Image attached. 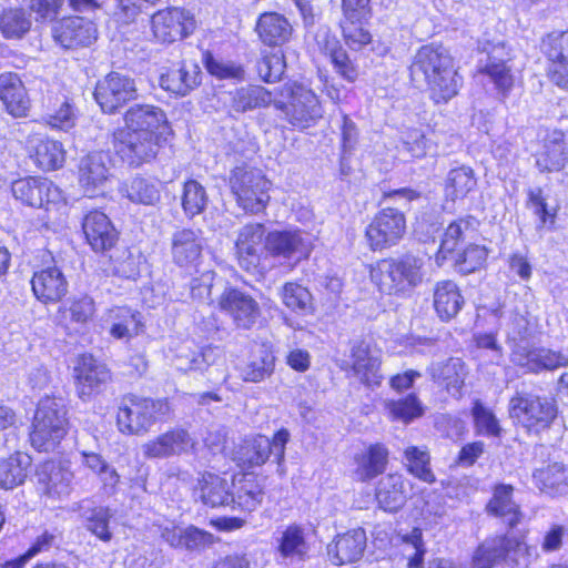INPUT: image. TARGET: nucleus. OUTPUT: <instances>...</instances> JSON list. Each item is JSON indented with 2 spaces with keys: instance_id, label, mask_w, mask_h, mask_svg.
<instances>
[{
  "instance_id": "1",
  "label": "nucleus",
  "mask_w": 568,
  "mask_h": 568,
  "mask_svg": "<svg viewBox=\"0 0 568 568\" xmlns=\"http://www.w3.org/2000/svg\"><path fill=\"white\" fill-rule=\"evenodd\" d=\"M409 75L416 87L428 88L436 103L449 101L462 87V78L454 67L453 58L442 45L420 47L409 65Z\"/></svg>"
},
{
  "instance_id": "2",
  "label": "nucleus",
  "mask_w": 568,
  "mask_h": 568,
  "mask_svg": "<svg viewBox=\"0 0 568 568\" xmlns=\"http://www.w3.org/2000/svg\"><path fill=\"white\" fill-rule=\"evenodd\" d=\"M67 408L62 398L44 397L36 410L30 443L39 452L53 449L65 436Z\"/></svg>"
},
{
  "instance_id": "3",
  "label": "nucleus",
  "mask_w": 568,
  "mask_h": 568,
  "mask_svg": "<svg viewBox=\"0 0 568 568\" xmlns=\"http://www.w3.org/2000/svg\"><path fill=\"white\" fill-rule=\"evenodd\" d=\"M273 105L294 126L307 128L321 119L323 109L315 92L301 83H285L274 95Z\"/></svg>"
},
{
  "instance_id": "4",
  "label": "nucleus",
  "mask_w": 568,
  "mask_h": 568,
  "mask_svg": "<svg viewBox=\"0 0 568 568\" xmlns=\"http://www.w3.org/2000/svg\"><path fill=\"white\" fill-rule=\"evenodd\" d=\"M169 410L161 399L126 395L121 399L116 414L119 430L128 435H143Z\"/></svg>"
},
{
  "instance_id": "5",
  "label": "nucleus",
  "mask_w": 568,
  "mask_h": 568,
  "mask_svg": "<svg viewBox=\"0 0 568 568\" xmlns=\"http://www.w3.org/2000/svg\"><path fill=\"white\" fill-rule=\"evenodd\" d=\"M271 182L261 170L237 166L231 172L230 186L236 203L245 212L260 213L266 207Z\"/></svg>"
},
{
  "instance_id": "6",
  "label": "nucleus",
  "mask_w": 568,
  "mask_h": 568,
  "mask_svg": "<svg viewBox=\"0 0 568 568\" xmlns=\"http://www.w3.org/2000/svg\"><path fill=\"white\" fill-rule=\"evenodd\" d=\"M558 414L554 397L521 393L509 402V415L530 432L539 433L548 428Z\"/></svg>"
},
{
  "instance_id": "7",
  "label": "nucleus",
  "mask_w": 568,
  "mask_h": 568,
  "mask_svg": "<svg viewBox=\"0 0 568 568\" xmlns=\"http://www.w3.org/2000/svg\"><path fill=\"white\" fill-rule=\"evenodd\" d=\"M290 439L287 429H280L268 438L263 435H257L253 438L244 440L236 452V462L244 468H252L262 466L271 456L275 462L281 465L285 456V446Z\"/></svg>"
},
{
  "instance_id": "8",
  "label": "nucleus",
  "mask_w": 568,
  "mask_h": 568,
  "mask_svg": "<svg viewBox=\"0 0 568 568\" xmlns=\"http://www.w3.org/2000/svg\"><path fill=\"white\" fill-rule=\"evenodd\" d=\"M405 232V214L398 209L385 207L366 226L365 240L372 251H383L396 245Z\"/></svg>"
},
{
  "instance_id": "9",
  "label": "nucleus",
  "mask_w": 568,
  "mask_h": 568,
  "mask_svg": "<svg viewBox=\"0 0 568 568\" xmlns=\"http://www.w3.org/2000/svg\"><path fill=\"white\" fill-rule=\"evenodd\" d=\"M113 148L123 162L138 168L155 159L159 136L118 129L113 133Z\"/></svg>"
},
{
  "instance_id": "10",
  "label": "nucleus",
  "mask_w": 568,
  "mask_h": 568,
  "mask_svg": "<svg viewBox=\"0 0 568 568\" xmlns=\"http://www.w3.org/2000/svg\"><path fill=\"white\" fill-rule=\"evenodd\" d=\"M174 365L184 372L206 369L209 379L214 383H223L227 377L225 358L219 347L207 346L200 349L181 346L175 355Z\"/></svg>"
},
{
  "instance_id": "11",
  "label": "nucleus",
  "mask_w": 568,
  "mask_h": 568,
  "mask_svg": "<svg viewBox=\"0 0 568 568\" xmlns=\"http://www.w3.org/2000/svg\"><path fill=\"white\" fill-rule=\"evenodd\" d=\"M138 90L134 79L110 72L97 83L94 99L104 113L113 114L130 101L135 100Z\"/></svg>"
},
{
  "instance_id": "12",
  "label": "nucleus",
  "mask_w": 568,
  "mask_h": 568,
  "mask_svg": "<svg viewBox=\"0 0 568 568\" xmlns=\"http://www.w3.org/2000/svg\"><path fill=\"white\" fill-rule=\"evenodd\" d=\"M153 36L162 43H173L192 34L196 28L194 16L184 8L171 7L151 17Z\"/></svg>"
},
{
  "instance_id": "13",
  "label": "nucleus",
  "mask_w": 568,
  "mask_h": 568,
  "mask_svg": "<svg viewBox=\"0 0 568 568\" xmlns=\"http://www.w3.org/2000/svg\"><path fill=\"white\" fill-rule=\"evenodd\" d=\"M220 310L231 317L233 324L241 329H250L261 316L256 300L248 293L227 286L217 301Z\"/></svg>"
},
{
  "instance_id": "14",
  "label": "nucleus",
  "mask_w": 568,
  "mask_h": 568,
  "mask_svg": "<svg viewBox=\"0 0 568 568\" xmlns=\"http://www.w3.org/2000/svg\"><path fill=\"white\" fill-rule=\"evenodd\" d=\"M264 248L274 257L300 262L308 257L312 244L301 230L272 231L265 236Z\"/></svg>"
},
{
  "instance_id": "15",
  "label": "nucleus",
  "mask_w": 568,
  "mask_h": 568,
  "mask_svg": "<svg viewBox=\"0 0 568 568\" xmlns=\"http://www.w3.org/2000/svg\"><path fill=\"white\" fill-rule=\"evenodd\" d=\"M196 440L183 428H173L142 445L143 456L163 459L194 450Z\"/></svg>"
},
{
  "instance_id": "16",
  "label": "nucleus",
  "mask_w": 568,
  "mask_h": 568,
  "mask_svg": "<svg viewBox=\"0 0 568 568\" xmlns=\"http://www.w3.org/2000/svg\"><path fill=\"white\" fill-rule=\"evenodd\" d=\"M124 130L150 135H163L169 130L165 112L156 105L135 103L124 113Z\"/></svg>"
},
{
  "instance_id": "17",
  "label": "nucleus",
  "mask_w": 568,
  "mask_h": 568,
  "mask_svg": "<svg viewBox=\"0 0 568 568\" xmlns=\"http://www.w3.org/2000/svg\"><path fill=\"white\" fill-rule=\"evenodd\" d=\"M97 28L82 17L64 18L52 28L54 41L64 49L91 45L97 40Z\"/></svg>"
},
{
  "instance_id": "18",
  "label": "nucleus",
  "mask_w": 568,
  "mask_h": 568,
  "mask_svg": "<svg viewBox=\"0 0 568 568\" xmlns=\"http://www.w3.org/2000/svg\"><path fill=\"white\" fill-rule=\"evenodd\" d=\"M74 377L79 397L87 400L93 394L101 392L111 375L106 366L92 355H82L74 367Z\"/></svg>"
},
{
  "instance_id": "19",
  "label": "nucleus",
  "mask_w": 568,
  "mask_h": 568,
  "mask_svg": "<svg viewBox=\"0 0 568 568\" xmlns=\"http://www.w3.org/2000/svg\"><path fill=\"white\" fill-rule=\"evenodd\" d=\"M31 288L42 304H57L67 295L69 283L61 268L51 265L33 273Z\"/></svg>"
},
{
  "instance_id": "20",
  "label": "nucleus",
  "mask_w": 568,
  "mask_h": 568,
  "mask_svg": "<svg viewBox=\"0 0 568 568\" xmlns=\"http://www.w3.org/2000/svg\"><path fill=\"white\" fill-rule=\"evenodd\" d=\"M11 191L17 200L32 207H42L44 204L57 202L60 197L59 189L51 181L37 176L16 180Z\"/></svg>"
},
{
  "instance_id": "21",
  "label": "nucleus",
  "mask_w": 568,
  "mask_h": 568,
  "mask_svg": "<svg viewBox=\"0 0 568 568\" xmlns=\"http://www.w3.org/2000/svg\"><path fill=\"white\" fill-rule=\"evenodd\" d=\"M515 365L530 373L555 371L568 366V356L560 351L546 347H517L511 354Z\"/></svg>"
},
{
  "instance_id": "22",
  "label": "nucleus",
  "mask_w": 568,
  "mask_h": 568,
  "mask_svg": "<svg viewBox=\"0 0 568 568\" xmlns=\"http://www.w3.org/2000/svg\"><path fill=\"white\" fill-rule=\"evenodd\" d=\"M351 369L367 386L381 384V352L365 341H357L351 348Z\"/></svg>"
},
{
  "instance_id": "23",
  "label": "nucleus",
  "mask_w": 568,
  "mask_h": 568,
  "mask_svg": "<svg viewBox=\"0 0 568 568\" xmlns=\"http://www.w3.org/2000/svg\"><path fill=\"white\" fill-rule=\"evenodd\" d=\"M204 239L200 230L180 229L171 236V257L180 267H194L201 258Z\"/></svg>"
},
{
  "instance_id": "24",
  "label": "nucleus",
  "mask_w": 568,
  "mask_h": 568,
  "mask_svg": "<svg viewBox=\"0 0 568 568\" xmlns=\"http://www.w3.org/2000/svg\"><path fill=\"white\" fill-rule=\"evenodd\" d=\"M567 162L568 135L560 130L547 132L536 154V166L540 172H559Z\"/></svg>"
},
{
  "instance_id": "25",
  "label": "nucleus",
  "mask_w": 568,
  "mask_h": 568,
  "mask_svg": "<svg viewBox=\"0 0 568 568\" xmlns=\"http://www.w3.org/2000/svg\"><path fill=\"white\" fill-rule=\"evenodd\" d=\"M412 484L398 473L382 477L375 489V498L379 508L394 513L406 504L410 496Z\"/></svg>"
},
{
  "instance_id": "26",
  "label": "nucleus",
  "mask_w": 568,
  "mask_h": 568,
  "mask_svg": "<svg viewBox=\"0 0 568 568\" xmlns=\"http://www.w3.org/2000/svg\"><path fill=\"white\" fill-rule=\"evenodd\" d=\"M38 489L49 498H63L72 489L73 474L70 469L54 462H45L37 470Z\"/></svg>"
},
{
  "instance_id": "27",
  "label": "nucleus",
  "mask_w": 568,
  "mask_h": 568,
  "mask_svg": "<svg viewBox=\"0 0 568 568\" xmlns=\"http://www.w3.org/2000/svg\"><path fill=\"white\" fill-rule=\"evenodd\" d=\"M366 547V534L362 528L337 535L327 546V556L332 564L342 566L358 561Z\"/></svg>"
},
{
  "instance_id": "28",
  "label": "nucleus",
  "mask_w": 568,
  "mask_h": 568,
  "mask_svg": "<svg viewBox=\"0 0 568 568\" xmlns=\"http://www.w3.org/2000/svg\"><path fill=\"white\" fill-rule=\"evenodd\" d=\"M108 161L103 152H93L80 160L79 183L88 196H95L105 185L110 176Z\"/></svg>"
},
{
  "instance_id": "29",
  "label": "nucleus",
  "mask_w": 568,
  "mask_h": 568,
  "mask_svg": "<svg viewBox=\"0 0 568 568\" xmlns=\"http://www.w3.org/2000/svg\"><path fill=\"white\" fill-rule=\"evenodd\" d=\"M0 100L4 110L13 118L27 116L31 108L23 82L13 72L0 74Z\"/></svg>"
},
{
  "instance_id": "30",
  "label": "nucleus",
  "mask_w": 568,
  "mask_h": 568,
  "mask_svg": "<svg viewBox=\"0 0 568 568\" xmlns=\"http://www.w3.org/2000/svg\"><path fill=\"white\" fill-rule=\"evenodd\" d=\"M88 243L95 252L111 248L118 241V232L111 220L101 211L89 212L82 223Z\"/></svg>"
},
{
  "instance_id": "31",
  "label": "nucleus",
  "mask_w": 568,
  "mask_h": 568,
  "mask_svg": "<svg viewBox=\"0 0 568 568\" xmlns=\"http://www.w3.org/2000/svg\"><path fill=\"white\" fill-rule=\"evenodd\" d=\"M521 548L515 536H495L486 539L476 550L471 568H493V566Z\"/></svg>"
},
{
  "instance_id": "32",
  "label": "nucleus",
  "mask_w": 568,
  "mask_h": 568,
  "mask_svg": "<svg viewBox=\"0 0 568 568\" xmlns=\"http://www.w3.org/2000/svg\"><path fill=\"white\" fill-rule=\"evenodd\" d=\"M433 382L446 389L453 397H460L468 374L465 363L457 357L433 363L427 368Z\"/></svg>"
},
{
  "instance_id": "33",
  "label": "nucleus",
  "mask_w": 568,
  "mask_h": 568,
  "mask_svg": "<svg viewBox=\"0 0 568 568\" xmlns=\"http://www.w3.org/2000/svg\"><path fill=\"white\" fill-rule=\"evenodd\" d=\"M274 102V94L262 85H244L230 92L227 113L231 116L266 108Z\"/></svg>"
},
{
  "instance_id": "34",
  "label": "nucleus",
  "mask_w": 568,
  "mask_h": 568,
  "mask_svg": "<svg viewBox=\"0 0 568 568\" xmlns=\"http://www.w3.org/2000/svg\"><path fill=\"white\" fill-rule=\"evenodd\" d=\"M30 158L43 171H52L63 165L65 151L61 142L48 138L33 136L28 141Z\"/></svg>"
},
{
  "instance_id": "35",
  "label": "nucleus",
  "mask_w": 568,
  "mask_h": 568,
  "mask_svg": "<svg viewBox=\"0 0 568 568\" xmlns=\"http://www.w3.org/2000/svg\"><path fill=\"white\" fill-rule=\"evenodd\" d=\"M513 493L511 485L498 484L487 504V511L500 518L509 528L516 527L523 518L519 506L513 499Z\"/></svg>"
},
{
  "instance_id": "36",
  "label": "nucleus",
  "mask_w": 568,
  "mask_h": 568,
  "mask_svg": "<svg viewBox=\"0 0 568 568\" xmlns=\"http://www.w3.org/2000/svg\"><path fill=\"white\" fill-rule=\"evenodd\" d=\"M256 31L263 43L277 47L288 41L292 26L284 16L277 12H265L257 20Z\"/></svg>"
},
{
  "instance_id": "37",
  "label": "nucleus",
  "mask_w": 568,
  "mask_h": 568,
  "mask_svg": "<svg viewBox=\"0 0 568 568\" xmlns=\"http://www.w3.org/2000/svg\"><path fill=\"white\" fill-rule=\"evenodd\" d=\"M388 449L383 444H373L355 456V474L361 481H368L383 474L388 463Z\"/></svg>"
},
{
  "instance_id": "38",
  "label": "nucleus",
  "mask_w": 568,
  "mask_h": 568,
  "mask_svg": "<svg viewBox=\"0 0 568 568\" xmlns=\"http://www.w3.org/2000/svg\"><path fill=\"white\" fill-rule=\"evenodd\" d=\"M434 307L444 321L455 317L464 304V297L457 284L450 280L439 281L434 286Z\"/></svg>"
},
{
  "instance_id": "39",
  "label": "nucleus",
  "mask_w": 568,
  "mask_h": 568,
  "mask_svg": "<svg viewBox=\"0 0 568 568\" xmlns=\"http://www.w3.org/2000/svg\"><path fill=\"white\" fill-rule=\"evenodd\" d=\"M195 495L203 504L211 507L232 505V493L227 481L215 474H204L194 489Z\"/></svg>"
},
{
  "instance_id": "40",
  "label": "nucleus",
  "mask_w": 568,
  "mask_h": 568,
  "mask_svg": "<svg viewBox=\"0 0 568 568\" xmlns=\"http://www.w3.org/2000/svg\"><path fill=\"white\" fill-rule=\"evenodd\" d=\"M371 280L381 293L388 295H405L398 267L394 257L383 258L371 266Z\"/></svg>"
},
{
  "instance_id": "41",
  "label": "nucleus",
  "mask_w": 568,
  "mask_h": 568,
  "mask_svg": "<svg viewBox=\"0 0 568 568\" xmlns=\"http://www.w3.org/2000/svg\"><path fill=\"white\" fill-rule=\"evenodd\" d=\"M477 186V178L468 165H459L448 171L444 182L446 200L456 202L464 200Z\"/></svg>"
},
{
  "instance_id": "42",
  "label": "nucleus",
  "mask_w": 568,
  "mask_h": 568,
  "mask_svg": "<svg viewBox=\"0 0 568 568\" xmlns=\"http://www.w3.org/2000/svg\"><path fill=\"white\" fill-rule=\"evenodd\" d=\"M310 549L306 531L302 526L292 524L282 531L277 551L284 559L305 560Z\"/></svg>"
},
{
  "instance_id": "43",
  "label": "nucleus",
  "mask_w": 568,
  "mask_h": 568,
  "mask_svg": "<svg viewBox=\"0 0 568 568\" xmlns=\"http://www.w3.org/2000/svg\"><path fill=\"white\" fill-rule=\"evenodd\" d=\"M535 485L549 495H565L568 493V465L552 463L547 467L537 469L532 474Z\"/></svg>"
},
{
  "instance_id": "44",
  "label": "nucleus",
  "mask_w": 568,
  "mask_h": 568,
  "mask_svg": "<svg viewBox=\"0 0 568 568\" xmlns=\"http://www.w3.org/2000/svg\"><path fill=\"white\" fill-rule=\"evenodd\" d=\"M201 82V71L196 64L183 63L160 78L161 87L172 93L185 95Z\"/></svg>"
},
{
  "instance_id": "45",
  "label": "nucleus",
  "mask_w": 568,
  "mask_h": 568,
  "mask_svg": "<svg viewBox=\"0 0 568 568\" xmlns=\"http://www.w3.org/2000/svg\"><path fill=\"white\" fill-rule=\"evenodd\" d=\"M31 457L28 454L19 453L0 462V487L13 489L24 483L28 470L31 466Z\"/></svg>"
},
{
  "instance_id": "46",
  "label": "nucleus",
  "mask_w": 568,
  "mask_h": 568,
  "mask_svg": "<svg viewBox=\"0 0 568 568\" xmlns=\"http://www.w3.org/2000/svg\"><path fill=\"white\" fill-rule=\"evenodd\" d=\"M501 51H504V47H495L488 54L487 63L479 69V72L487 75L499 92L506 94L514 85V75L507 61L499 57Z\"/></svg>"
},
{
  "instance_id": "47",
  "label": "nucleus",
  "mask_w": 568,
  "mask_h": 568,
  "mask_svg": "<svg viewBox=\"0 0 568 568\" xmlns=\"http://www.w3.org/2000/svg\"><path fill=\"white\" fill-rule=\"evenodd\" d=\"M371 13L342 12L339 27L346 44L354 50H359L372 41L371 33L363 27V21Z\"/></svg>"
},
{
  "instance_id": "48",
  "label": "nucleus",
  "mask_w": 568,
  "mask_h": 568,
  "mask_svg": "<svg viewBox=\"0 0 568 568\" xmlns=\"http://www.w3.org/2000/svg\"><path fill=\"white\" fill-rule=\"evenodd\" d=\"M264 498V489L261 483L253 475H244L235 491L232 494V506L237 505L239 508L252 511L254 510Z\"/></svg>"
},
{
  "instance_id": "49",
  "label": "nucleus",
  "mask_w": 568,
  "mask_h": 568,
  "mask_svg": "<svg viewBox=\"0 0 568 568\" xmlns=\"http://www.w3.org/2000/svg\"><path fill=\"white\" fill-rule=\"evenodd\" d=\"M394 260L398 267L405 294H408L424 281V258L413 253H405L400 256L394 257Z\"/></svg>"
},
{
  "instance_id": "50",
  "label": "nucleus",
  "mask_w": 568,
  "mask_h": 568,
  "mask_svg": "<svg viewBox=\"0 0 568 568\" xmlns=\"http://www.w3.org/2000/svg\"><path fill=\"white\" fill-rule=\"evenodd\" d=\"M31 24L30 14L23 8H6L0 13V32L6 39H21Z\"/></svg>"
},
{
  "instance_id": "51",
  "label": "nucleus",
  "mask_w": 568,
  "mask_h": 568,
  "mask_svg": "<svg viewBox=\"0 0 568 568\" xmlns=\"http://www.w3.org/2000/svg\"><path fill=\"white\" fill-rule=\"evenodd\" d=\"M274 356L265 348L260 347L252 353L248 362L242 367L243 381L260 383L270 377L274 371Z\"/></svg>"
},
{
  "instance_id": "52",
  "label": "nucleus",
  "mask_w": 568,
  "mask_h": 568,
  "mask_svg": "<svg viewBox=\"0 0 568 568\" xmlns=\"http://www.w3.org/2000/svg\"><path fill=\"white\" fill-rule=\"evenodd\" d=\"M388 417L392 420H398L404 424H409L416 418L424 415V406L417 395L408 394L404 398L387 399L384 403Z\"/></svg>"
},
{
  "instance_id": "53",
  "label": "nucleus",
  "mask_w": 568,
  "mask_h": 568,
  "mask_svg": "<svg viewBox=\"0 0 568 568\" xmlns=\"http://www.w3.org/2000/svg\"><path fill=\"white\" fill-rule=\"evenodd\" d=\"M95 312L94 301L88 295H80L71 298L68 303L59 306L57 315L61 323L68 321L78 324H85Z\"/></svg>"
},
{
  "instance_id": "54",
  "label": "nucleus",
  "mask_w": 568,
  "mask_h": 568,
  "mask_svg": "<svg viewBox=\"0 0 568 568\" xmlns=\"http://www.w3.org/2000/svg\"><path fill=\"white\" fill-rule=\"evenodd\" d=\"M407 470L418 479L433 484L436 477L430 468V456L426 447L408 446L403 459Z\"/></svg>"
},
{
  "instance_id": "55",
  "label": "nucleus",
  "mask_w": 568,
  "mask_h": 568,
  "mask_svg": "<svg viewBox=\"0 0 568 568\" xmlns=\"http://www.w3.org/2000/svg\"><path fill=\"white\" fill-rule=\"evenodd\" d=\"M125 196L136 204L155 205L161 200V191L156 182L135 176L125 185Z\"/></svg>"
},
{
  "instance_id": "56",
  "label": "nucleus",
  "mask_w": 568,
  "mask_h": 568,
  "mask_svg": "<svg viewBox=\"0 0 568 568\" xmlns=\"http://www.w3.org/2000/svg\"><path fill=\"white\" fill-rule=\"evenodd\" d=\"M112 516L110 508L103 506L88 508L82 513L85 528L102 541L112 539V532L109 529Z\"/></svg>"
},
{
  "instance_id": "57",
  "label": "nucleus",
  "mask_w": 568,
  "mask_h": 568,
  "mask_svg": "<svg viewBox=\"0 0 568 568\" xmlns=\"http://www.w3.org/2000/svg\"><path fill=\"white\" fill-rule=\"evenodd\" d=\"M182 207L187 217H194L206 209L209 197L202 184L195 180H189L183 185Z\"/></svg>"
},
{
  "instance_id": "58",
  "label": "nucleus",
  "mask_w": 568,
  "mask_h": 568,
  "mask_svg": "<svg viewBox=\"0 0 568 568\" xmlns=\"http://www.w3.org/2000/svg\"><path fill=\"white\" fill-rule=\"evenodd\" d=\"M474 231L473 221L460 219L450 223L442 240L437 258H446L447 253H453L459 242L464 241Z\"/></svg>"
},
{
  "instance_id": "59",
  "label": "nucleus",
  "mask_w": 568,
  "mask_h": 568,
  "mask_svg": "<svg viewBox=\"0 0 568 568\" xmlns=\"http://www.w3.org/2000/svg\"><path fill=\"white\" fill-rule=\"evenodd\" d=\"M542 50L551 64L568 63V30L548 33L542 40Z\"/></svg>"
},
{
  "instance_id": "60",
  "label": "nucleus",
  "mask_w": 568,
  "mask_h": 568,
  "mask_svg": "<svg viewBox=\"0 0 568 568\" xmlns=\"http://www.w3.org/2000/svg\"><path fill=\"white\" fill-rule=\"evenodd\" d=\"M55 101L57 108L48 111L45 121L52 128L68 131L75 124L77 115L74 106L65 97L61 99L57 98Z\"/></svg>"
},
{
  "instance_id": "61",
  "label": "nucleus",
  "mask_w": 568,
  "mask_h": 568,
  "mask_svg": "<svg viewBox=\"0 0 568 568\" xmlns=\"http://www.w3.org/2000/svg\"><path fill=\"white\" fill-rule=\"evenodd\" d=\"M285 68L284 55L280 51L263 54L256 64L258 77L268 83L281 80Z\"/></svg>"
},
{
  "instance_id": "62",
  "label": "nucleus",
  "mask_w": 568,
  "mask_h": 568,
  "mask_svg": "<svg viewBox=\"0 0 568 568\" xmlns=\"http://www.w3.org/2000/svg\"><path fill=\"white\" fill-rule=\"evenodd\" d=\"M283 303L293 311L310 312L313 308L312 294L296 283H286L282 291Z\"/></svg>"
},
{
  "instance_id": "63",
  "label": "nucleus",
  "mask_w": 568,
  "mask_h": 568,
  "mask_svg": "<svg viewBox=\"0 0 568 568\" xmlns=\"http://www.w3.org/2000/svg\"><path fill=\"white\" fill-rule=\"evenodd\" d=\"M204 64L207 72L219 79H243L244 77L242 67L216 59L211 52H205Z\"/></svg>"
},
{
  "instance_id": "64",
  "label": "nucleus",
  "mask_w": 568,
  "mask_h": 568,
  "mask_svg": "<svg viewBox=\"0 0 568 568\" xmlns=\"http://www.w3.org/2000/svg\"><path fill=\"white\" fill-rule=\"evenodd\" d=\"M487 258V251L479 245L467 246L456 260L458 272L470 274L481 267Z\"/></svg>"
}]
</instances>
